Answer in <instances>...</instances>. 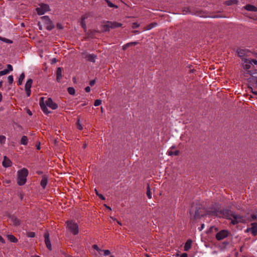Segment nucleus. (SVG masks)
I'll list each match as a JSON object with an SVG mask.
<instances>
[{
    "instance_id": "f257e3e1",
    "label": "nucleus",
    "mask_w": 257,
    "mask_h": 257,
    "mask_svg": "<svg viewBox=\"0 0 257 257\" xmlns=\"http://www.w3.org/2000/svg\"><path fill=\"white\" fill-rule=\"evenodd\" d=\"M28 171L25 169L23 168L20 171L18 172V184L19 185H24L26 182V177L28 175Z\"/></svg>"
},
{
    "instance_id": "f03ea898",
    "label": "nucleus",
    "mask_w": 257,
    "mask_h": 257,
    "mask_svg": "<svg viewBox=\"0 0 257 257\" xmlns=\"http://www.w3.org/2000/svg\"><path fill=\"white\" fill-rule=\"evenodd\" d=\"M67 229L73 235H77L79 231L78 224L75 221H69L67 223Z\"/></svg>"
},
{
    "instance_id": "7ed1b4c3",
    "label": "nucleus",
    "mask_w": 257,
    "mask_h": 257,
    "mask_svg": "<svg viewBox=\"0 0 257 257\" xmlns=\"http://www.w3.org/2000/svg\"><path fill=\"white\" fill-rule=\"evenodd\" d=\"M229 232L227 230H222L218 232L216 235V238L218 240L223 239L227 237Z\"/></svg>"
},
{
    "instance_id": "20e7f679",
    "label": "nucleus",
    "mask_w": 257,
    "mask_h": 257,
    "mask_svg": "<svg viewBox=\"0 0 257 257\" xmlns=\"http://www.w3.org/2000/svg\"><path fill=\"white\" fill-rule=\"evenodd\" d=\"M245 221L243 217L234 214L233 215V219H231V223L234 225L239 222H244Z\"/></svg>"
},
{
    "instance_id": "39448f33",
    "label": "nucleus",
    "mask_w": 257,
    "mask_h": 257,
    "mask_svg": "<svg viewBox=\"0 0 257 257\" xmlns=\"http://www.w3.org/2000/svg\"><path fill=\"white\" fill-rule=\"evenodd\" d=\"M49 10V6L46 4H43L40 7L36 9V11L39 15H43L45 12Z\"/></svg>"
},
{
    "instance_id": "423d86ee",
    "label": "nucleus",
    "mask_w": 257,
    "mask_h": 257,
    "mask_svg": "<svg viewBox=\"0 0 257 257\" xmlns=\"http://www.w3.org/2000/svg\"><path fill=\"white\" fill-rule=\"evenodd\" d=\"M45 243L46 247L49 250H52V246L51 241L49 238V233L48 232H46L44 234Z\"/></svg>"
},
{
    "instance_id": "0eeeda50",
    "label": "nucleus",
    "mask_w": 257,
    "mask_h": 257,
    "mask_svg": "<svg viewBox=\"0 0 257 257\" xmlns=\"http://www.w3.org/2000/svg\"><path fill=\"white\" fill-rule=\"evenodd\" d=\"M89 16V14H85L81 17L80 24L84 31H86V22L85 20L87 19Z\"/></svg>"
},
{
    "instance_id": "6e6552de",
    "label": "nucleus",
    "mask_w": 257,
    "mask_h": 257,
    "mask_svg": "<svg viewBox=\"0 0 257 257\" xmlns=\"http://www.w3.org/2000/svg\"><path fill=\"white\" fill-rule=\"evenodd\" d=\"M32 79H29L28 80L25 84V90L28 96H29L31 94V88L32 86Z\"/></svg>"
},
{
    "instance_id": "1a4fd4ad",
    "label": "nucleus",
    "mask_w": 257,
    "mask_h": 257,
    "mask_svg": "<svg viewBox=\"0 0 257 257\" xmlns=\"http://www.w3.org/2000/svg\"><path fill=\"white\" fill-rule=\"evenodd\" d=\"M43 100L44 98L41 97V100L40 101V105L43 112L46 114H48L50 112V111H48V109L47 107V105L46 104L44 103Z\"/></svg>"
},
{
    "instance_id": "9d476101",
    "label": "nucleus",
    "mask_w": 257,
    "mask_h": 257,
    "mask_svg": "<svg viewBox=\"0 0 257 257\" xmlns=\"http://www.w3.org/2000/svg\"><path fill=\"white\" fill-rule=\"evenodd\" d=\"M46 104L47 106H49L52 109H55L57 107L56 104L53 102L51 98L48 99V100L46 101Z\"/></svg>"
},
{
    "instance_id": "9b49d317",
    "label": "nucleus",
    "mask_w": 257,
    "mask_h": 257,
    "mask_svg": "<svg viewBox=\"0 0 257 257\" xmlns=\"http://www.w3.org/2000/svg\"><path fill=\"white\" fill-rule=\"evenodd\" d=\"M62 69L60 67H58L56 71V80L58 82H59L62 80Z\"/></svg>"
},
{
    "instance_id": "f8f14e48",
    "label": "nucleus",
    "mask_w": 257,
    "mask_h": 257,
    "mask_svg": "<svg viewBox=\"0 0 257 257\" xmlns=\"http://www.w3.org/2000/svg\"><path fill=\"white\" fill-rule=\"evenodd\" d=\"M250 231L253 236L257 234V223L254 222L251 224Z\"/></svg>"
},
{
    "instance_id": "ddd939ff",
    "label": "nucleus",
    "mask_w": 257,
    "mask_h": 257,
    "mask_svg": "<svg viewBox=\"0 0 257 257\" xmlns=\"http://www.w3.org/2000/svg\"><path fill=\"white\" fill-rule=\"evenodd\" d=\"M110 22L109 21H107L102 25V31H109L110 29H111V25L109 24Z\"/></svg>"
},
{
    "instance_id": "4468645a",
    "label": "nucleus",
    "mask_w": 257,
    "mask_h": 257,
    "mask_svg": "<svg viewBox=\"0 0 257 257\" xmlns=\"http://www.w3.org/2000/svg\"><path fill=\"white\" fill-rule=\"evenodd\" d=\"M11 164H12V162L10 161V160L9 158H8L7 157L5 156L4 158V160L3 162V166L6 168L9 167L11 166Z\"/></svg>"
},
{
    "instance_id": "2eb2a0df",
    "label": "nucleus",
    "mask_w": 257,
    "mask_h": 257,
    "mask_svg": "<svg viewBox=\"0 0 257 257\" xmlns=\"http://www.w3.org/2000/svg\"><path fill=\"white\" fill-rule=\"evenodd\" d=\"M192 241L191 239H188L187 240L184 247V249L185 251H187L190 249L192 246Z\"/></svg>"
},
{
    "instance_id": "dca6fc26",
    "label": "nucleus",
    "mask_w": 257,
    "mask_h": 257,
    "mask_svg": "<svg viewBox=\"0 0 257 257\" xmlns=\"http://www.w3.org/2000/svg\"><path fill=\"white\" fill-rule=\"evenodd\" d=\"M244 9L248 11L251 12H256L257 8L254 7V6L251 5H247L244 7Z\"/></svg>"
},
{
    "instance_id": "f3484780",
    "label": "nucleus",
    "mask_w": 257,
    "mask_h": 257,
    "mask_svg": "<svg viewBox=\"0 0 257 257\" xmlns=\"http://www.w3.org/2000/svg\"><path fill=\"white\" fill-rule=\"evenodd\" d=\"M251 64V62L250 60L246 59L244 60L243 63V68L245 70H248L250 68V65Z\"/></svg>"
},
{
    "instance_id": "a211bd4d",
    "label": "nucleus",
    "mask_w": 257,
    "mask_h": 257,
    "mask_svg": "<svg viewBox=\"0 0 257 257\" xmlns=\"http://www.w3.org/2000/svg\"><path fill=\"white\" fill-rule=\"evenodd\" d=\"M96 58V56L94 54H88L85 57V58L87 60H88L90 62H95Z\"/></svg>"
},
{
    "instance_id": "6ab92c4d",
    "label": "nucleus",
    "mask_w": 257,
    "mask_h": 257,
    "mask_svg": "<svg viewBox=\"0 0 257 257\" xmlns=\"http://www.w3.org/2000/svg\"><path fill=\"white\" fill-rule=\"evenodd\" d=\"M109 24L111 25V29L121 27L122 26L121 23L116 22H110Z\"/></svg>"
},
{
    "instance_id": "aec40b11",
    "label": "nucleus",
    "mask_w": 257,
    "mask_h": 257,
    "mask_svg": "<svg viewBox=\"0 0 257 257\" xmlns=\"http://www.w3.org/2000/svg\"><path fill=\"white\" fill-rule=\"evenodd\" d=\"M11 220L15 225H19L20 224V221L15 216L11 217Z\"/></svg>"
},
{
    "instance_id": "412c9836",
    "label": "nucleus",
    "mask_w": 257,
    "mask_h": 257,
    "mask_svg": "<svg viewBox=\"0 0 257 257\" xmlns=\"http://www.w3.org/2000/svg\"><path fill=\"white\" fill-rule=\"evenodd\" d=\"M28 142V139L27 136H23L20 141V144L23 145H27Z\"/></svg>"
},
{
    "instance_id": "4be33fe9",
    "label": "nucleus",
    "mask_w": 257,
    "mask_h": 257,
    "mask_svg": "<svg viewBox=\"0 0 257 257\" xmlns=\"http://www.w3.org/2000/svg\"><path fill=\"white\" fill-rule=\"evenodd\" d=\"M47 178L45 176L43 177L41 181V185L43 188H45L47 184Z\"/></svg>"
},
{
    "instance_id": "5701e85b",
    "label": "nucleus",
    "mask_w": 257,
    "mask_h": 257,
    "mask_svg": "<svg viewBox=\"0 0 257 257\" xmlns=\"http://www.w3.org/2000/svg\"><path fill=\"white\" fill-rule=\"evenodd\" d=\"M8 238L13 242H17L18 241V239L12 234H9L7 235Z\"/></svg>"
},
{
    "instance_id": "b1692460",
    "label": "nucleus",
    "mask_w": 257,
    "mask_h": 257,
    "mask_svg": "<svg viewBox=\"0 0 257 257\" xmlns=\"http://www.w3.org/2000/svg\"><path fill=\"white\" fill-rule=\"evenodd\" d=\"M138 43L137 42H131V43H127L126 44H125L123 46V50H125L128 47L131 46H133V45H136V44H137Z\"/></svg>"
},
{
    "instance_id": "393cba45",
    "label": "nucleus",
    "mask_w": 257,
    "mask_h": 257,
    "mask_svg": "<svg viewBox=\"0 0 257 257\" xmlns=\"http://www.w3.org/2000/svg\"><path fill=\"white\" fill-rule=\"evenodd\" d=\"M179 152L178 150H176L175 151H173L171 150H169L168 152V155H169V156H173V155L178 156L179 155Z\"/></svg>"
},
{
    "instance_id": "a878e982",
    "label": "nucleus",
    "mask_w": 257,
    "mask_h": 257,
    "mask_svg": "<svg viewBox=\"0 0 257 257\" xmlns=\"http://www.w3.org/2000/svg\"><path fill=\"white\" fill-rule=\"evenodd\" d=\"M24 78H25V74L24 73H22L19 77L18 82V85H21L22 84L23 81L24 80Z\"/></svg>"
},
{
    "instance_id": "bb28decb",
    "label": "nucleus",
    "mask_w": 257,
    "mask_h": 257,
    "mask_svg": "<svg viewBox=\"0 0 257 257\" xmlns=\"http://www.w3.org/2000/svg\"><path fill=\"white\" fill-rule=\"evenodd\" d=\"M67 90L68 93L71 95H74L75 93V90L73 87H69Z\"/></svg>"
},
{
    "instance_id": "cd10ccee",
    "label": "nucleus",
    "mask_w": 257,
    "mask_h": 257,
    "mask_svg": "<svg viewBox=\"0 0 257 257\" xmlns=\"http://www.w3.org/2000/svg\"><path fill=\"white\" fill-rule=\"evenodd\" d=\"M76 126H77V128L79 130L81 131L83 129V126H82V125L81 124V123L80 122V119H78L77 120V121L76 122Z\"/></svg>"
},
{
    "instance_id": "c85d7f7f",
    "label": "nucleus",
    "mask_w": 257,
    "mask_h": 257,
    "mask_svg": "<svg viewBox=\"0 0 257 257\" xmlns=\"http://www.w3.org/2000/svg\"><path fill=\"white\" fill-rule=\"evenodd\" d=\"M147 195L149 199L152 198V194H151V190H150L149 185H148Z\"/></svg>"
},
{
    "instance_id": "c756f323",
    "label": "nucleus",
    "mask_w": 257,
    "mask_h": 257,
    "mask_svg": "<svg viewBox=\"0 0 257 257\" xmlns=\"http://www.w3.org/2000/svg\"><path fill=\"white\" fill-rule=\"evenodd\" d=\"M157 25V24L156 23H152L151 24L149 25L146 28V30H149L152 29L153 28L155 27Z\"/></svg>"
},
{
    "instance_id": "7c9ffc66",
    "label": "nucleus",
    "mask_w": 257,
    "mask_h": 257,
    "mask_svg": "<svg viewBox=\"0 0 257 257\" xmlns=\"http://www.w3.org/2000/svg\"><path fill=\"white\" fill-rule=\"evenodd\" d=\"M108 6L110 7V8H117V6L114 5V4H113L112 3H111L110 1H109V0H105Z\"/></svg>"
},
{
    "instance_id": "2f4dec72",
    "label": "nucleus",
    "mask_w": 257,
    "mask_h": 257,
    "mask_svg": "<svg viewBox=\"0 0 257 257\" xmlns=\"http://www.w3.org/2000/svg\"><path fill=\"white\" fill-rule=\"evenodd\" d=\"M27 235L29 237H34L35 236V233L34 232H28L27 233Z\"/></svg>"
},
{
    "instance_id": "473e14b6",
    "label": "nucleus",
    "mask_w": 257,
    "mask_h": 257,
    "mask_svg": "<svg viewBox=\"0 0 257 257\" xmlns=\"http://www.w3.org/2000/svg\"><path fill=\"white\" fill-rule=\"evenodd\" d=\"M101 103V100H100V99H96L94 101V105L95 106H99V105H100Z\"/></svg>"
},
{
    "instance_id": "72a5a7b5",
    "label": "nucleus",
    "mask_w": 257,
    "mask_h": 257,
    "mask_svg": "<svg viewBox=\"0 0 257 257\" xmlns=\"http://www.w3.org/2000/svg\"><path fill=\"white\" fill-rule=\"evenodd\" d=\"M6 141V137L4 136H0V143L3 144L5 143Z\"/></svg>"
},
{
    "instance_id": "f704fd0d",
    "label": "nucleus",
    "mask_w": 257,
    "mask_h": 257,
    "mask_svg": "<svg viewBox=\"0 0 257 257\" xmlns=\"http://www.w3.org/2000/svg\"><path fill=\"white\" fill-rule=\"evenodd\" d=\"M9 73V70L5 69L3 71H0V76L6 75Z\"/></svg>"
},
{
    "instance_id": "c9c22d12",
    "label": "nucleus",
    "mask_w": 257,
    "mask_h": 257,
    "mask_svg": "<svg viewBox=\"0 0 257 257\" xmlns=\"http://www.w3.org/2000/svg\"><path fill=\"white\" fill-rule=\"evenodd\" d=\"M41 19L43 20H45L46 21L47 23H49L50 22V19L47 16H43L41 18Z\"/></svg>"
},
{
    "instance_id": "e433bc0d",
    "label": "nucleus",
    "mask_w": 257,
    "mask_h": 257,
    "mask_svg": "<svg viewBox=\"0 0 257 257\" xmlns=\"http://www.w3.org/2000/svg\"><path fill=\"white\" fill-rule=\"evenodd\" d=\"M8 80L10 84H12L14 80L13 76L12 75H10L8 78Z\"/></svg>"
},
{
    "instance_id": "4c0bfd02",
    "label": "nucleus",
    "mask_w": 257,
    "mask_h": 257,
    "mask_svg": "<svg viewBox=\"0 0 257 257\" xmlns=\"http://www.w3.org/2000/svg\"><path fill=\"white\" fill-rule=\"evenodd\" d=\"M92 247H93V248H94V249H95V250H96L97 251H98L99 253H100V251H102V250H101V249H100L98 247V246L97 245H96V244H94V245H93Z\"/></svg>"
},
{
    "instance_id": "58836bf2",
    "label": "nucleus",
    "mask_w": 257,
    "mask_h": 257,
    "mask_svg": "<svg viewBox=\"0 0 257 257\" xmlns=\"http://www.w3.org/2000/svg\"><path fill=\"white\" fill-rule=\"evenodd\" d=\"M101 251H103L104 252V255L105 256H107V255H108L110 253V252L109 250H102Z\"/></svg>"
},
{
    "instance_id": "ea45409f",
    "label": "nucleus",
    "mask_w": 257,
    "mask_h": 257,
    "mask_svg": "<svg viewBox=\"0 0 257 257\" xmlns=\"http://www.w3.org/2000/svg\"><path fill=\"white\" fill-rule=\"evenodd\" d=\"M6 70H9V72L12 71L13 70L12 66L11 64L7 65V69Z\"/></svg>"
},
{
    "instance_id": "a19ab883",
    "label": "nucleus",
    "mask_w": 257,
    "mask_h": 257,
    "mask_svg": "<svg viewBox=\"0 0 257 257\" xmlns=\"http://www.w3.org/2000/svg\"><path fill=\"white\" fill-rule=\"evenodd\" d=\"M139 26H140V25L138 24L137 23H134L133 24L132 27H133V28L135 29V28H137L139 27Z\"/></svg>"
},
{
    "instance_id": "79ce46f5",
    "label": "nucleus",
    "mask_w": 257,
    "mask_h": 257,
    "mask_svg": "<svg viewBox=\"0 0 257 257\" xmlns=\"http://www.w3.org/2000/svg\"><path fill=\"white\" fill-rule=\"evenodd\" d=\"M251 62V65H257V60H250Z\"/></svg>"
},
{
    "instance_id": "37998d69",
    "label": "nucleus",
    "mask_w": 257,
    "mask_h": 257,
    "mask_svg": "<svg viewBox=\"0 0 257 257\" xmlns=\"http://www.w3.org/2000/svg\"><path fill=\"white\" fill-rule=\"evenodd\" d=\"M95 80H91L89 82V84L90 86H93L94 85V84H95Z\"/></svg>"
},
{
    "instance_id": "c03bdc74",
    "label": "nucleus",
    "mask_w": 257,
    "mask_h": 257,
    "mask_svg": "<svg viewBox=\"0 0 257 257\" xmlns=\"http://www.w3.org/2000/svg\"><path fill=\"white\" fill-rule=\"evenodd\" d=\"M110 218H111L113 220L116 221L117 222V223L119 225H122L120 221H119L117 220L116 219L113 218V217H111Z\"/></svg>"
},
{
    "instance_id": "a18cd8bd",
    "label": "nucleus",
    "mask_w": 257,
    "mask_h": 257,
    "mask_svg": "<svg viewBox=\"0 0 257 257\" xmlns=\"http://www.w3.org/2000/svg\"><path fill=\"white\" fill-rule=\"evenodd\" d=\"M86 92H89L91 90L90 87L89 86H87L85 89Z\"/></svg>"
},
{
    "instance_id": "49530a36",
    "label": "nucleus",
    "mask_w": 257,
    "mask_h": 257,
    "mask_svg": "<svg viewBox=\"0 0 257 257\" xmlns=\"http://www.w3.org/2000/svg\"><path fill=\"white\" fill-rule=\"evenodd\" d=\"M98 197L102 200H105V197L103 196V195L102 194H99V195L98 196Z\"/></svg>"
},
{
    "instance_id": "de8ad7c7",
    "label": "nucleus",
    "mask_w": 257,
    "mask_h": 257,
    "mask_svg": "<svg viewBox=\"0 0 257 257\" xmlns=\"http://www.w3.org/2000/svg\"><path fill=\"white\" fill-rule=\"evenodd\" d=\"M51 61L52 64L55 63L57 62V60L56 58H53Z\"/></svg>"
},
{
    "instance_id": "09e8293b",
    "label": "nucleus",
    "mask_w": 257,
    "mask_h": 257,
    "mask_svg": "<svg viewBox=\"0 0 257 257\" xmlns=\"http://www.w3.org/2000/svg\"><path fill=\"white\" fill-rule=\"evenodd\" d=\"M0 241L2 242V243L5 242L4 239L3 238V237L1 235H0Z\"/></svg>"
},
{
    "instance_id": "8fccbe9b",
    "label": "nucleus",
    "mask_w": 257,
    "mask_h": 257,
    "mask_svg": "<svg viewBox=\"0 0 257 257\" xmlns=\"http://www.w3.org/2000/svg\"><path fill=\"white\" fill-rule=\"evenodd\" d=\"M181 257H187V254L186 253H183L181 255Z\"/></svg>"
},
{
    "instance_id": "3c124183",
    "label": "nucleus",
    "mask_w": 257,
    "mask_h": 257,
    "mask_svg": "<svg viewBox=\"0 0 257 257\" xmlns=\"http://www.w3.org/2000/svg\"><path fill=\"white\" fill-rule=\"evenodd\" d=\"M249 231H250V227H248V228H247L246 229V230H245V232H249Z\"/></svg>"
},
{
    "instance_id": "603ef678",
    "label": "nucleus",
    "mask_w": 257,
    "mask_h": 257,
    "mask_svg": "<svg viewBox=\"0 0 257 257\" xmlns=\"http://www.w3.org/2000/svg\"><path fill=\"white\" fill-rule=\"evenodd\" d=\"M95 192L96 193V194L97 195V196H99L100 194L98 193V191H97V190L95 189Z\"/></svg>"
},
{
    "instance_id": "864d4df0",
    "label": "nucleus",
    "mask_w": 257,
    "mask_h": 257,
    "mask_svg": "<svg viewBox=\"0 0 257 257\" xmlns=\"http://www.w3.org/2000/svg\"><path fill=\"white\" fill-rule=\"evenodd\" d=\"M104 206H105L107 209H108L109 210H111V208H110V207H109V206H107V205H105V204H104Z\"/></svg>"
},
{
    "instance_id": "5fc2aeb1",
    "label": "nucleus",
    "mask_w": 257,
    "mask_h": 257,
    "mask_svg": "<svg viewBox=\"0 0 257 257\" xmlns=\"http://www.w3.org/2000/svg\"><path fill=\"white\" fill-rule=\"evenodd\" d=\"M0 39H1V40H3V41H5V42H6V41H7V39H5V38H1V37H0Z\"/></svg>"
},
{
    "instance_id": "6e6d98bb",
    "label": "nucleus",
    "mask_w": 257,
    "mask_h": 257,
    "mask_svg": "<svg viewBox=\"0 0 257 257\" xmlns=\"http://www.w3.org/2000/svg\"><path fill=\"white\" fill-rule=\"evenodd\" d=\"M2 94L0 93V102L2 101Z\"/></svg>"
},
{
    "instance_id": "4d7b16f0",
    "label": "nucleus",
    "mask_w": 257,
    "mask_h": 257,
    "mask_svg": "<svg viewBox=\"0 0 257 257\" xmlns=\"http://www.w3.org/2000/svg\"><path fill=\"white\" fill-rule=\"evenodd\" d=\"M37 149L38 150H40V145L37 146Z\"/></svg>"
},
{
    "instance_id": "13d9d810",
    "label": "nucleus",
    "mask_w": 257,
    "mask_h": 257,
    "mask_svg": "<svg viewBox=\"0 0 257 257\" xmlns=\"http://www.w3.org/2000/svg\"><path fill=\"white\" fill-rule=\"evenodd\" d=\"M6 42H9V43H11L12 42L10 40H8V39L7 40V41Z\"/></svg>"
},
{
    "instance_id": "bf43d9fd",
    "label": "nucleus",
    "mask_w": 257,
    "mask_h": 257,
    "mask_svg": "<svg viewBox=\"0 0 257 257\" xmlns=\"http://www.w3.org/2000/svg\"><path fill=\"white\" fill-rule=\"evenodd\" d=\"M231 4V2H227V5H230V4Z\"/></svg>"
},
{
    "instance_id": "052dcab7",
    "label": "nucleus",
    "mask_w": 257,
    "mask_h": 257,
    "mask_svg": "<svg viewBox=\"0 0 257 257\" xmlns=\"http://www.w3.org/2000/svg\"><path fill=\"white\" fill-rule=\"evenodd\" d=\"M252 218L253 219H256V217L254 216H252Z\"/></svg>"
},
{
    "instance_id": "680f3d73",
    "label": "nucleus",
    "mask_w": 257,
    "mask_h": 257,
    "mask_svg": "<svg viewBox=\"0 0 257 257\" xmlns=\"http://www.w3.org/2000/svg\"><path fill=\"white\" fill-rule=\"evenodd\" d=\"M2 82L1 81V82H0V86H2Z\"/></svg>"
},
{
    "instance_id": "e2e57ef3",
    "label": "nucleus",
    "mask_w": 257,
    "mask_h": 257,
    "mask_svg": "<svg viewBox=\"0 0 257 257\" xmlns=\"http://www.w3.org/2000/svg\"><path fill=\"white\" fill-rule=\"evenodd\" d=\"M101 112H103V108H102V107H101Z\"/></svg>"
},
{
    "instance_id": "0e129e2a",
    "label": "nucleus",
    "mask_w": 257,
    "mask_h": 257,
    "mask_svg": "<svg viewBox=\"0 0 257 257\" xmlns=\"http://www.w3.org/2000/svg\"><path fill=\"white\" fill-rule=\"evenodd\" d=\"M29 114L31 115L32 113L31 112H29Z\"/></svg>"
},
{
    "instance_id": "69168bd1",
    "label": "nucleus",
    "mask_w": 257,
    "mask_h": 257,
    "mask_svg": "<svg viewBox=\"0 0 257 257\" xmlns=\"http://www.w3.org/2000/svg\"><path fill=\"white\" fill-rule=\"evenodd\" d=\"M110 257H114V256H111Z\"/></svg>"
}]
</instances>
